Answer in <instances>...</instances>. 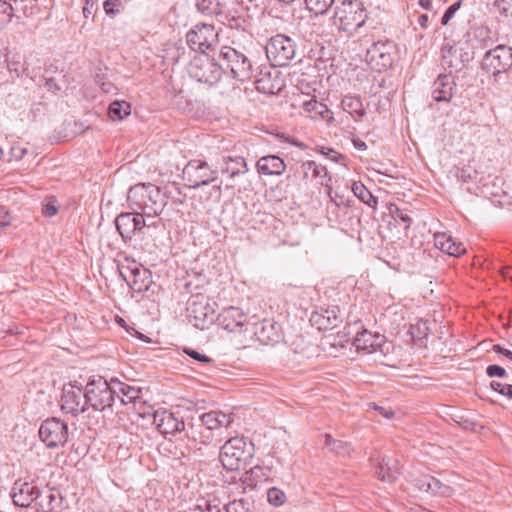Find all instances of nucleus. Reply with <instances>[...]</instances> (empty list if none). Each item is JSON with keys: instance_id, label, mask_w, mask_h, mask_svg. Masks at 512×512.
I'll list each match as a JSON object with an SVG mask.
<instances>
[{"instance_id": "obj_1", "label": "nucleus", "mask_w": 512, "mask_h": 512, "mask_svg": "<svg viewBox=\"0 0 512 512\" xmlns=\"http://www.w3.org/2000/svg\"><path fill=\"white\" fill-rule=\"evenodd\" d=\"M127 201L132 211L143 217L154 218L163 212L168 198L158 186L141 183L129 189Z\"/></svg>"}, {"instance_id": "obj_2", "label": "nucleus", "mask_w": 512, "mask_h": 512, "mask_svg": "<svg viewBox=\"0 0 512 512\" xmlns=\"http://www.w3.org/2000/svg\"><path fill=\"white\" fill-rule=\"evenodd\" d=\"M367 10L361 0H343L336 5L333 23L338 31L353 36L366 22Z\"/></svg>"}, {"instance_id": "obj_3", "label": "nucleus", "mask_w": 512, "mask_h": 512, "mask_svg": "<svg viewBox=\"0 0 512 512\" xmlns=\"http://www.w3.org/2000/svg\"><path fill=\"white\" fill-rule=\"evenodd\" d=\"M254 445L244 437H232L221 447L220 461L229 471H236L252 459Z\"/></svg>"}, {"instance_id": "obj_4", "label": "nucleus", "mask_w": 512, "mask_h": 512, "mask_svg": "<svg viewBox=\"0 0 512 512\" xmlns=\"http://www.w3.org/2000/svg\"><path fill=\"white\" fill-rule=\"evenodd\" d=\"M85 398H87V407L112 414L116 406L114 384L108 383L102 377L91 379L85 386Z\"/></svg>"}, {"instance_id": "obj_5", "label": "nucleus", "mask_w": 512, "mask_h": 512, "mask_svg": "<svg viewBox=\"0 0 512 512\" xmlns=\"http://www.w3.org/2000/svg\"><path fill=\"white\" fill-rule=\"evenodd\" d=\"M219 57L225 61L233 78L245 82L253 77L254 69L251 59L244 52V47H240L234 40L232 45L221 47Z\"/></svg>"}, {"instance_id": "obj_6", "label": "nucleus", "mask_w": 512, "mask_h": 512, "mask_svg": "<svg viewBox=\"0 0 512 512\" xmlns=\"http://www.w3.org/2000/svg\"><path fill=\"white\" fill-rule=\"evenodd\" d=\"M183 180L192 189L207 186L218 179V170L204 159L190 160L182 170Z\"/></svg>"}, {"instance_id": "obj_7", "label": "nucleus", "mask_w": 512, "mask_h": 512, "mask_svg": "<svg viewBox=\"0 0 512 512\" xmlns=\"http://www.w3.org/2000/svg\"><path fill=\"white\" fill-rule=\"evenodd\" d=\"M188 72L196 81L214 85L221 79L224 70L214 58L210 57L208 53H204L191 60Z\"/></svg>"}, {"instance_id": "obj_8", "label": "nucleus", "mask_w": 512, "mask_h": 512, "mask_svg": "<svg viewBox=\"0 0 512 512\" xmlns=\"http://www.w3.org/2000/svg\"><path fill=\"white\" fill-rule=\"evenodd\" d=\"M296 43L290 37L277 34L271 37L266 46V56L275 67L289 65L296 55Z\"/></svg>"}, {"instance_id": "obj_9", "label": "nucleus", "mask_w": 512, "mask_h": 512, "mask_svg": "<svg viewBox=\"0 0 512 512\" xmlns=\"http://www.w3.org/2000/svg\"><path fill=\"white\" fill-rule=\"evenodd\" d=\"M218 36L214 25L198 23L187 32L186 43L191 50L204 54L215 50L219 42Z\"/></svg>"}, {"instance_id": "obj_10", "label": "nucleus", "mask_w": 512, "mask_h": 512, "mask_svg": "<svg viewBox=\"0 0 512 512\" xmlns=\"http://www.w3.org/2000/svg\"><path fill=\"white\" fill-rule=\"evenodd\" d=\"M512 67V48L498 45L487 51L483 57L482 68L500 82L504 74Z\"/></svg>"}, {"instance_id": "obj_11", "label": "nucleus", "mask_w": 512, "mask_h": 512, "mask_svg": "<svg viewBox=\"0 0 512 512\" xmlns=\"http://www.w3.org/2000/svg\"><path fill=\"white\" fill-rule=\"evenodd\" d=\"M215 303H209L203 294L192 295L187 304L190 322L198 329H205L215 320Z\"/></svg>"}, {"instance_id": "obj_12", "label": "nucleus", "mask_w": 512, "mask_h": 512, "mask_svg": "<svg viewBox=\"0 0 512 512\" xmlns=\"http://www.w3.org/2000/svg\"><path fill=\"white\" fill-rule=\"evenodd\" d=\"M395 43L391 40H379L374 42L366 52V62L372 70L384 71L393 64Z\"/></svg>"}, {"instance_id": "obj_13", "label": "nucleus", "mask_w": 512, "mask_h": 512, "mask_svg": "<svg viewBox=\"0 0 512 512\" xmlns=\"http://www.w3.org/2000/svg\"><path fill=\"white\" fill-rule=\"evenodd\" d=\"M77 382L65 384L62 388L60 406L65 413L77 416L87 410V398L85 389Z\"/></svg>"}, {"instance_id": "obj_14", "label": "nucleus", "mask_w": 512, "mask_h": 512, "mask_svg": "<svg viewBox=\"0 0 512 512\" xmlns=\"http://www.w3.org/2000/svg\"><path fill=\"white\" fill-rule=\"evenodd\" d=\"M39 437L49 448L63 446L68 440V426L59 418H49L42 422Z\"/></svg>"}, {"instance_id": "obj_15", "label": "nucleus", "mask_w": 512, "mask_h": 512, "mask_svg": "<svg viewBox=\"0 0 512 512\" xmlns=\"http://www.w3.org/2000/svg\"><path fill=\"white\" fill-rule=\"evenodd\" d=\"M196 7L199 12L206 16H215L219 22L230 27L238 29L245 22L240 17H235L225 10V5L220 0H197Z\"/></svg>"}, {"instance_id": "obj_16", "label": "nucleus", "mask_w": 512, "mask_h": 512, "mask_svg": "<svg viewBox=\"0 0 512 512\" xmlns=\"http://www.w3.org/2000/svg\"><path fill=\"white\" fill-rule=\"evenodd\" d=\"M119 272L133 292H145L152 284L151 272L136 263L121 267Z\"/></svg>"}, {"instance_id": "obj_17", "label": "nucleus", "mask_w": 512, "mask_h": 512, "mask_svg": "<svg viewBox=\"0 0 512 512\" xmlns=\"http://www.w3.org/2000/svg\"><path fill=\"white\" fill-rule=\"evenodd\" d=\"M115 225L123 241L127 242L130 241L137 232L151 224H146V221L141 214L132 211L118 215L115 219Z\"/></svg>"}, {"instance_id": "obj_18", "label": "nucleus", "mask_w": 512, "mask_h": 512, "mask_svg": "<svg viewBox=\"0 0 512 512\" xmlns=\"http://www.w3.org/2000/svg\"><path fill=\"white\" fill-rule=\"evenodd\" d=\"M472 56L458 44L445 43L441 49V65L451 72L461 70Z\"/></svg>"}, {"instance_id": "obj_19", "label": "nucleus", "mask_w": 512, "mask_h": 512, "mask_svg": "<svg viewBox=\"0 0 512 512\" xmlns=\"http://www.w3.org/2000/svg\"><path fill=\"white\" fill-rule=\"evenodd\" d=\"M216 320L224 330L237 332L247 323V315L240 308L230 306L223 309Z\"/></svg>"}, {"instance_id": "obj_20", "label": "nucleus", "mask_w": 512, "mask_h": 512, "mask_svg": "<svg viewBox=\"0 0 512 512\" xmlns=\"http://www.w3.org/2000/svg\"><path fill=\"white\" fill-rule=\"evenodd\" d=\"M153 423L162 434H174L185 428L184 421L168 410H157L153 414Z\"/></svg>"}, {"instance_id": "obj_21", "label": "nucleus", "mask_w": 512, "mask_h": 512, "mask_svg": "<svg viewBox=\"0 0 512 512\" xmlns=\"http://www.w3.org/2000/svg\"><path fill=\"white\" fill-rule=\"evenodd\" d=\"M39 494L38 488L32 483L17 480L13 485L11 497L16 506L25 508L30 506Z\"/></svg>"}, {"instance_id": "obj_22", "label": "nucleus", "mask_w": 512, "mask_h": 512, "mask_svg": "<svg viewBox=\"0 0 512 512\" xmlns=\"http://www.w3.org/2000/svg\"><path fill=\"white\" fill-rule=\"evenodd\" d=\"M115 387V400L122 406L131 405L135 408L137 403H142V390L140 387L130 385L119 380H111Z\"/></svg>"}, {"instance_id": "obj_23", "label": "nucleus", "mask_w": 512, "mask_h": 512, "mask_svg": "<svg viewBox=\"0 0 512 512\" xmlns=\"http://www.w3.org/2000/svg\"><path fill=\"white\" fill-rule=\"evenodd\" d=\"M340 310L337 306H333L319 312L312 313L310 322L318 330H331L341 323Z\"/></svg>"}, {"instance_id": "obj_24", "label": "nucleus", "mask_w": 512, "mask_h": 512, "mask_svg": "<svg viewBox=\"0 0 512 512\" xmlns=\"http://www.w3.org/2000/svg\"><path fill=\"white\" fill-rule=\"evenodd\" d=\"M370 461L374 466L376 477L381 481L392 483L400 474L396 461L390 457H371Z\"/></svg>"}, {"instance_id": "obj_25", "label": "nucleus", "mask_w": 512, "mask_h": 512, "mask_svg": "<svg viewBox=\"0 0 512 512\" xmlns=\"http://www.w3.org/2000/svg\"><path fill=\"white\" fill-rule=\"evenodd\" d=\"M456 83L449 74H440L432 85V98L437 102H449L453 96Z\"/></svg>"}, {"instance_id": "obj_26", "label": "nucleus", "mask_w": 512, "mask_h": 512, "mask_svg": "<svg viewBox=\"0 0 512 512\" xmlns=\"http://www.w3.org/2000/svg\"><path fill=\"white\" fill-rule=\"evenodd\" d=\"M256 169L259 174L266 176H280L286 169V164L277 155H266L256 162Z\"/></svg>"}, {"instance_id": "obj_27", "label": "nucleus", "mask_w": 512, "mask_h": 512, "mask_svg": "<svg viewBox=\"0 0 512 512\" xmlns=\"http://www.w3.org/2000/svg\"><path fill=\"white\" fill-rule=\"evenodd\" d=\"M383 337L378 334H372L371 332L363 329L361 332H357L353 345L358 352L362 351L366 354L375 352L382 344Z\"/></svg>"}, {"instance_id": "obj_28", "label": "nucleus", "mask_w": 512, "mask_h": 512, "mask_svg": "<svg viewBox=\"0 0 512 512\" xmlns=\"http://www.w3.org/2000/svg\"><path fill=\"white\" fill-rule=\"evenodd\" d=\"M221 173L234 178L244 175L248 172L247 162L244 157L239 155H223L220 167Z\"/></svg>"}, {"instance_id": "obj_29", "label": "nucleus", "mask_w": 512, "mask_h": 512, "mask_svg": "<svg viewBox=\"0 0 512 512\" xmlns=\"http://www.w3.org/2000/svg\"><path fill=\"white\" fill-rule=\"evenodd\" d=\"M434 245L442 252L454 257H458L466 251L463 243L456 241L451 235L445 232L434 234Z\"/></svg>"}, {"instance_id": "obj_30", "label": "nucleus", "mask_w": 512, "mask_h": 512, "mask_svg": "<svg viewBox=\"0 0 512 512\" xmlns=\"http://www.w3.org/2000/svg\"><path fill=\"white\" fill-rule=\"evenodd\" d=\"M256 334L264 344H276L282 340V331L279 324L271 320H264Z\"/></svg>"}, {"instance_id": "obj_31", "label": "nucleus", "mask_w": 512, "mask_h": 512, "mask_svg": "<svg viewBox=\"0 0 512 512\" xmlns=\"http://www.w3.org/2000/svg\"><path fill=\"white\" fill-rule=\"evenodd\" d=\"M298 106L306 113H314L316 116L325 120L328 124L334 121L333 112L327 107V105L317 101L315 98L301 100Z\"/></svg>"}, {"instance_id": "obj_32", "label": "nucleus", "mask_w": 512, "mask_h": 512, "mask_svg": "<svg viewBox=\"0 0 512 512\" xmlns=\"http://www.w3.org/2000/svg\"><path fill=\"white\" fill-rule=\"evenodd\" d=\"M201 421L207 429L215 430L220 427H228L233 422V414L210 411L201 415Z\"/></svg>"}, {"instance_id": "obj_33", "label": "nucleus", "mask_w": 512, "mask_h": 512, "mask_svg": "<svg viewBox=\"0 0 512 512\" xmlns=\"http://www.w3.org/2000/svg\"><path fill=\"white\" fill-rule=\"evenodd\" d=\"M341 106L342 109L349 113L356 121L366 115V110L359 96L346 95L341 101Z\"/></svg>"}, {"instance_id": "obj_34", "label": "nucleus", "mask_w": 512, "mask_h": 512, "mask_svg": "<svg viewBox=\"0 0 512 512\" xmlns=\"http://www.w3.org/2000/svg\"><path fill=\"white\" fill-rule=\"evenodd\" d=\"M427 480L429 481L426 485L427 493L442 497H449L453 493V489L449 485L442 483L439 479L427 475Z\"/></svg>"}, {"instance_id": "obj_35", "label": "nucleus", "mask_w": 512, "mask_h": 512, "mask_svg": "<svg viewBox=\"0 0 512 512\" xmlns=\"http://www.w3.org/2000/svg\"><path fill=\"white\" fill-rule=\"evenodd\" d=\"M109 117L113 120H123L131 113V106L125 101H114L109 105Z\"/></svg>"}, {"instance_id": "obj_36", "label": "nucleus", "mask_w": 512, "mask_h": 512, "mask_svg": "<svg viewBox=\"0 0 512 512\" xmlns=\"http://www.w3.org/2000/svg\"><path fill=\"white\" fill-rule=\"evenodd\" d=\"M354 195L366 205L375 208L378 200L372 193L361 183L354 182L352 185Z\"/></svg>"}, {"instance_id": "obj_37", "label": "nucleus", "mask_w": 512, "mask_h": 512, "mask_svg": "<svg viewBox=\"0 0 512 512\" xmlns=\"http://www.w3.org/2000/svg\"><path fill=\"white\" fill-rule=\"evenodd\" d=\"M303 179L320 178L326 176L327 170L324 166L317 164L315 161H306L301 165Z\"/></svg>"}, {"instance_id": "obj_38", "label": "nucleus", "mask_w": 512, "mask_h": 512, "mask_svg": "<svg viewBox=\"0 0 512 512\" xmlns=\"http://www.w3.org/2000/svg\"><path fill=\"white\" fill-rule=\"evenodd\" d=\"M305 7L315 16L324 15L331 8L334 0H304Z\"/></svg>"}, {"instance_id": "obj_39", "label": "nucleus", "mask_w": 512, "mask_h": 512, "mask_svg": "<svg viewBox=\"0 0 512 512\" xmlns=\"http://www.w3.org/2000/svg\"><path fill=\"white\" fill-rule=\"evenodd\" d=\"M255 85L256 90L264 94L273 95L279 91V88L272 83L270 74L262 75L260 78L256 79Z\"/></svg>"}, {"instance_id": "obj_40", "label": "nucleus", "mask_w": 512, "mask_h": 512, "mask_svg": "<svg viewBox=\"0 0 512 512\" xmlns=\"http://www.w3.org/2000/svg\"><path fill=\"white\" fill-rule=\"evenodd\" d=\"M324 444L326 447L330 448L331 451L340 454L345 455L349 452V446L346 442L341 440H336L332 438L329 434H326L324 436Z\"/></svg>"}, {"instance_id": "obj_41", "label": "nucleus", "mask_w": 512, "mask_h": 512, "mask_svg": "<svg viewBox=\"0 0 512 512\" xmlns=\"http://www.w3.org/2000/svg\"><path fill=\"white\" fill-rule=\"evenodd\" d=\"M262 472V468L259 466H255L251 468L249 471H246L240 478L241 482L249 487H256L258 484V480L256 478L260 477V473Z\"/></svg>"}, {"instance_id": "obj_42", "label": "nucleus", "mask_w": 512, "mask_h": 512, "mask_svg": "<svg viewBox=\"0 0 512 512\" xmlns=\"http://www.w3.org/2000/svg\"><path fill=\"white\" fill-rule=\"evenodd\" d=\"M267 499L271 505L278 507L285 503L286 495L281 489L272 487L267 491Z\"/></svg>"}, {"instance_id": "obj_43", "label": "nucleus", "mask_w": 512, "mask_h": 512, "mask_svg": "<svg viewBox=\"0 0 512 512\" xmlns=\"http://www.w3.org/2000/svg\"><path fill=\"white\" fill-rule=\"evenodd\" d=\"M225 512H255L250 504L243 499L233 500L224 505Z\"/></svg>"}, {"instance_id": "obj_44", "label": "nucleus", "mask_w": 512, "mask_h": 512, "mask_svg": "<svg viewBox=\"0 0 512 512\" xmlns=\"http://www.w3.org/2000/svg\"><path fill=\"white\" fill-rule=\"evenodd\" d=\"M103 9L108 16H116L124 10L122 0H105Z\"/></svg>"}, {"instance_id": "obj_45", "label": "nucleus", "mask_w": 512, "mask_h": 512, "mask_svg": "<svg viewBox=\"0 0 512 512\" xmlns=\"http://www.w3.org/2000/svg\"><path fill=\"white\" fill-rule=\"evenodd\" d=\"M7 69L10 73H15L16 77H20L22 61L19 55H13L12 57H7L6 59Z\"/></svg>"}, {"instance_id": "obj_46", "label": "nucleus", "mask_w": 512, "mask_h": 512, "mask_svg": "<svg viewBox=\"0 0 512 512\" xmlns=\"http://www.w3.org/2000/svg\"><path fill=\"white\" fill-rule=\"evenodd\" d=\"M184 353L187 354L192 359L202 363V364H211L214 362V360L207 356L206 354H203L195 349L192 348H185Z\"/></svg>"}, {"instance_id": "obj_47", "label": "nucleus", "mask_w": 512, "mask_h": 512, "mask_svg": "<svg viewBox=\"0 0 512 512\" xmlns=\"http://www.w3.org/2000/svg\"><path fill=\"white\" fill-rule=\"evenodd\" d=\"M389 210L395 219H400L401 221H403L405 223L406 229L410 227V225L412 223V218L407 213H405L403 210H401L400 208H398L395 205H391Z\"/></svg>"}, {"instance_id": "obj_48", "label": "nucleus", "mask_w": 512, "mask_h": 512, "mask_svg": "<svg viewBox=\"0 0 512 512\" xmlns=\"http://www.w3.org/2000/svg\"><path fill=\"white\" fill-rule=\"evenodd\" d=\"M495 6L502 16L512 17V0H496Z\"/></svg>"}, {"instance_id": "obj_49", "label": "nucleus", "mask_w": 512, "mask_h": 512, "mask_svg": "<svg viewBox=\"0 0 512 512\" xmlns=\"http://www.w3.org/2000/svg\"><path fill=\"white\" fill-rule=\"evenodd\" d=\"M461 1H457L451 6L448 7V9L445 11L444 15L442 16L441 23L443 25H446L454 16L455 12L460 8Z\"/></svg>"}, {"instance_id": "obj_50", "label": "nucleus", "mask_w": 512, "mask_h": 512, "mask_svg": "<svg viewBox=\"0 0 512 512\" xmlns=\"http://www.w3.org/2000/svg\"><path fill=\"white\" fill-rule=\"evenodd\" d=\"M0 15H5L8 21H11L14 17L13 6L5 0H0Z\"/></svg>"}, {"instance_id": "obj_51", "label": "nucleus", "mask_w": 512, "mask_h": 512, "mask_svg": "<svg viewBox=\"0 0 512 512\" xmlns=\"http://www.w3.org/2000/svg\"><path fill=\"white\" fill-rule=\"evenodd\" d=\"M11 221H12V217H11L9 211L6 208L0 206V232L4 228L11 225Z\"/></svg>"}, {"instance_id": "obj_52", "label": "nucleus", "mask_w": 512, "mask_h": 512, "mask_svg": "<svg viewBox=\"0 0 512 512\" xmlns=\"http://www.w3.org/2000/svg\"><path fill=\"white\" fill-rule=\"evenodd\" d=\"M486 373L489 377H500L503 378L506 376V370L499 365H489L486 369Z\"/></svg>"}, {"instance_id": "obj_53", "label": "nucleus", "mask_w": 512, "mask_h": 512, "mask_svg": "<svg viewBox=\"0 0 512 512\" xmlns=\"http://www.w3.org/2000/svg\"><path fill=\"white\" fill-rule=\"evenodd\" d=\"M97 1L98 0H85V4L83 6V15L85 18H88L97 11Z\"/></svg>"}, {"instance_id": "obj_54", "label": "nucleus", "mask_w": 512, "mask_h": 512, "mask_svg": "<svg viewBox=\"0 0 512 512\" xmlns=\"http://www.w3.org/2000/svg\"><path fill=\"white\" fill-rule=\"evenodd\" d=\"M58 209L55 204V201H49L46 204L43 205L42 213L45 217H53L57 214Z\"/></svg>"}, {"instance_id": "obj_55", "label": "nucleus", "mask_w": 512, "mask_h": 512, "mask_svg": "<svg viewBox=\"0 0 512 512\" xmlns=\"http://www.w3.org/2000/svg\"><path fill=\"white\" fill-rule=\"evenodd\" d=\"M198 512H221V508L219 504H212L210 501H205V509L202 508L201 505H198L196 508Z\"/></svg>"}, {"instance_id": "obj_56", "label": "nucleus", "mask_w": 512, "mask_h": 512, "mask_svg": "<svg viewBox=\"0 0 512 512\" xmlns=\"http://www.w3.org/2000/svg\"><path fill=\"white\" fill-rule=\"evenodd\" d=\"M414 482H415V486L418 488L419 491L427 492L426 485L429 482L427 480V475H424V476H421L419 478H416L414 480Z\"/></svg>"}, {"instance_id": "obj_57", "label": "nucleus", "mask_w": 512, "mask_h": 512, "mask_svg": "<svg viewBox=\"0 0 512 512\" xmlns=\"http://www.w3.org/2000/svg\"><path fill=\"white\" fill-rule=\"evenodd\" d=\"M507 385H508V384L501 383V382H498V381H492V382H491V388H492L494 391H497L498 393H500L501 395H504L505 390H506V388H507Z\"/></svg>"}, {"instance_id": "obj_58", "label": "nucleus", "mask_w": 512, "mask_h": 512, "mask_svg": "<svg viewBox=\"0 0 512 512\" xmlns=\"http://www.w3.org/2000/svg\"><path fill=\"white\" fill-rule=\"evenodd\" d=\"M493 351L507 357L509 360L512 361V351H510L506 348H503L500 345H494Z\"/></svg>"}, {"instance_id": "obj_59", "label": "nucleus", "mask_w": 512, "mask_h": 512, "mask_svg": "<svg viewBox=\"0 0 512 512\" xmlns=\"http://www.w3.org/2000/svg\"><path fill=\"white\" fill-rule=\"evenodd\" d=\"M373 408L387 419H390L394 416V412L392 410H387L384 407L378 405H374Z\"/></svg>"}, {"instance_id": "obj_60", "label": "nucleus", "mask_w": 512, "mask_h": 512, "mask_svg": "<svg viewBox=\"0 0 512 512\" xmlns=\"http://www.w3.org/2000/svg\"><path fill=\"white\" fill-rule=\"evenodd\" d=\"M353 145L358 150H366L367 149L366 143L364 141H362L361 139H353Z\"/></svg>"}, {"instance_id": "obj_61", "label": "nucleus", "mask_w": 512, "mask_h": 512, "mask_svg": "<svg viewBox=\"0 0 512 512\" xmlns=\"http://www.w3.org/2000/svg\"><path fill=\"white\" fill-rule=\"evenodd\" d=\"M45 86L48 90H59L55 80L52 78L46 80Z\"/></svg>"}, {"instance_id": "obj_62", "label": "nucleus", "mask_w": 512, "mask_h": 512, "mask_svg": "<svg viewBox=\"0 0 512 512\" xmlns=\"http://www.w3.org/2000/svg\"><path fill=\"white\" fill-rule=\"evenodd\" d=\"M419 5L426 9V10H431L432 9V2L431 0H419Z\"/></svg>"}, {"instance_id": "obj_63", "label": "nucleus", "mask_w": 512, "mask_h": 512, "mask_svg": "<svg viewBox=\"0 0 512 512\" xmlns=\"http://www.w3.org/2000/svg\"><path fill=\"white\" fill-rule=\"evenodd\" d=\"M503 275H504L505 278H508V279L512 280V268H506L503 271Z\"/></svg>"}, {"instance_id": "obj_64", "label": "nucleus", "mask_w": 512, "mask_h": 512, "mask_svg": "<svg viewBox=\"0 0 512 512\" xmlns=\"http://www.w3.org/2000/svg\"><path fill=\"white\" fill-rule=\"evenodd\" d=\"M504 396H507L508 398L512 399V385H507Z\"/></svg>"}]
</instances>
